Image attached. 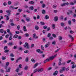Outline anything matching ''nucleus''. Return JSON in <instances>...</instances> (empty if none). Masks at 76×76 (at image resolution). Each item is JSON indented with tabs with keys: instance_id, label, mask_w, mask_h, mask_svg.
<instances>
[{
	"instance_id": "obj_1",
	"label": "nucleus",
	"mask_w": 76,
	"mask_h": 76,
	"mask_svg": "<svg viewBox=\"0 0 76 76\" xmlns=\"http://www.w3.org/2000/svg\"><path fill=\"white\" fill-rule=\"evenodd\" d=\"M65 69L66 71H68V70H69V68L67 67L66 68L65 67H62V69H60L59 70V72L61 73H63V71H65Z\"/></svg>"
},
{
	"instance_id": "obj_2",
	"label": "nucleus",
	"mask_w": 76,
	"mask_h": 76,
	"mask_svg": "<svg viewBox=\"0 0 76 76\" xmlns=\"http://www.w3.org/2000/svg\"><path fill=\"white\" fill-rule=\"evenodd\" d=\"M23 46L25 48H26L27 49H29V46L27 42H26L25 45H23Z\"/></svg>"
},
{
	"instance_id": "obj_3",
	"label": "nucleus",
	"mask_w": 76,
	"mask_h": 76,
	"mask_svg": "<svg viewBox=\"0 0 76 76\" xmlns=\"http://www.w3.org/2000/svg\"><path fill=\"white\" fill-rule=\"evenodd\" d=\"M57 54H56L54 56H52L51 57H49V58L48 59L49 61L51 60H53L54 59V57H56V56H57Z\"/></svg>"
},
{
	"instance_id": "obj_4",
	"label": "nucleus",
	"mask_w": 76,
	"mask_h": 76,
	"mask_svg": "<svg viewBox=\"0 0 76 76\" xmlns=\"http://www.w3.org/2000/svg\"><path fill=\"white\" fill-rule=\"evenodd\" d=\"M73 11L72 10H68V12H67V15H70V14L73 13Z\"/></svg>"
},
{
	"instance_id": "obj_5",
	"label": "nucleus",
	"mask_w": 76,
	"mask_h": 76,
	"mask_svg": "<svg viewBox=\"0 0 76 76\" xmlns=\"http://www.w3.org/2000/svg\"><path fill=\"white\" fill-rule=\"evenodd\" d=\"M36 52L38 53H40V54H42L43 53V51H41L40 49H37L36 50Z\"/></svg>"
},
{
	"instance_id": "obj_6",
	"label": "nucleus",
	"mask_w": 76,
	"mask_h": 76,
	"mask_svg": "<svg viewBox=\"0 0 76 76\" xmlns=\"http://www.w3.org/2000/svg\"><path fill=\"white\" fill-rule=\"evenodd\" d=\"M6 12L8 13L7 14L8 16H10V13L11 12V11L10 10H7L6 11Z\"/></svg>"
},
{
	"instance_id": "obj_7",
	"label": "nucleus",
	"mask_w": 76,
	"mask_h": 76,
	"mask_svg": "<svg viewBox=\"0 0 76 76\" xmlns=\"http://www.w3.org/2000/svg\"><path fill=\"white\" fill-rule=\"evenodd\" d=\"M44 70V68H40V69H39L38 71V72H42V71Z\"/></svg>"
},
{
	"instance_id": "obj_8",
	"label": "nucleus",
	"mask_w": 76,
	"mask_h": 76,
	"mask_svg": "<svg viewBox=\"0 0 76 76\" xmlns=\"http://www.w3.org/2000/svg\"><path fill=\"white\" fill-rule=\"evenodd\" d=\"M57 74H58V71H56L53 73V75L54 76H56Z\"/></svg>"
},
{
	"instance_id": "obj_9",
	"label": "nucleus",
	"mask_w": 76,
	"mask_h": 76,
	"mask_svg": "<svg viewBox=\"0 0 76 76\" xmlns=\"http://www.w3.org/2000/svg\"><path fill=\"white\" fill-rule=\"evenodd\" d=\"M8 44L10 46H12V45H14V44L12 42H10L9 43H8Z\"/></svg>"
},
{
	"instance_id": "obj_10",
	"label": "nucleus",
	"mask_w": 76,
	"mask_h": 76,
	"mask_svg": "<svg viewBox=\"0 0 76 76\" xmlns=\"http://www.w3.org/2000/svg\"><path fill=\"white\" fill-rule=\"evenodd\" d=\"M23 29L24 30V31L25 32H26V31H27V30H26V26H24L23 27Z\"/></svg>"
},
{
	"instance_id": "obj_11",
	"label": "nucleus",
	"mask_w": 76,
	"mask_h": 76,
	"mask_svg": "<svg viewBox=\"0 0 76 76\" xmlns=\"http://www.w3.org/2000/svg\"><path fill=\"white\" fill-rule=\"evenodd\" d=\"M45 19H49V16L48 15H46L45 16Z\"/></svg>"
},
{
	"instance_id": "obj_12",
	"label": "nucleus",
	"mask_w": 76,
	"mask_h": 76,
	"mask_svg": "<svg viewBox=\"0 0 76 76\" xmlns=\"http://www.w3.org/2000/svg\"><path fill=\"white\" fill-rule=\"evenodd\" d=\"M13 38H16L17 37H18V35L17 34H15L13 37Z\"/></svg>"
},
{
	"instance_id": "obj_13",
	"label": "nucleus",
	"mask_w": 76,
	"mask_h": 76,
	"mask_svg": "<svg viewBox=\"0 0 76 76\" xmlns=\"http://www.w3.org/2000/svg\"><path fill=\"white\" fill-rule=\"evenodd\" d=\"M34 28L36 30H38V29H39V27L37 26H35L34 27Z\"/></svg>"
},
{
	"instance_id": "obj_14",
	"label": "nucleus",
	"mask_w": 76,
	"mask_h": 76,
	"mask_svg": "<svg viewBox=\"0 0 76 76\" xmlns=\"http://www.w3.org/2000/svg\"><path fill=\"white\" fill-rule=\"evenodd\" d=\"M29 3L31 4H34V2L33 1H31L29 2Z\"/></svg>"
},
{
	"instance_id": "obj_15",
	"label": "nucleus",
	"mask_w": 76,
	"mask_h": 76,
	"mask_svg": "<svg viewBox=\"0 0 76 76\" xmlns=\"http://www.w3.org/2000/svg\"><path fill=\"white\" fill-rule=\"evenodd\" d=\"M10 68H9V69H7L6 70V72H9L10 71Z\"/></svg>"
},
{
	"instance_id": "obj_16",
	"label": "nucleus",
	"mask_w": 76,
	"mask_h": 76,
	"mask_svg": "<svg viewBox=\"0 0 76 76\" xmlns=\"http://www.w3.org/2000/svg\"><path fill=\"white\" fill-rule=\"evenodd\" d=\"M58 18L57 17H55L54 21L55 22H56V21H57L58 20Z\"/></svg>"
},
{
	"instance_id": "obj_17",
	"label": "nucleus",
	"mask_w": 76,
	"mask_h": 76,
	"mask_svg": "<svg viewBox=\"0 0 76 76\" xmlns=\"http://www.w3.org/2000/svg\"><path fill=\"white\" fill-rule=\"evenodd\" d=\"M29 9L30 10H34V7L31 6L29 7Z\"/></svg>"
},
{
	"instance_id": "obj_18",
	"label": "nucleus",
	"mask_w": 76,
	"mask_h": 76,
	"mask_svg": "<svg viewBox=\"0 0 76 76\" xmlns=\"http://www.w3.org/2000/svg\"><path fill=\"white\" fill-rule=\"evenodd\" d=\"M38 64H39L38 63H37L35 64L34 66L33 67V68H35V67H37V66L38 65Z\"/></svg>"
},
{
	"instance_id": "obj_19",
	"label": "nucleus",
	"mask_w": 76,
	"mask_h": 76,
	"mask_svg": "<svg viewBox=\"0 0 76 76\" xmlns=\"http://www.w3.org/2000/svg\"><path fill=\"white\" fill-rule=\"evenodd\" d=\"M26 21H27V22H29L30 21V18H26Z\"/></svg>"
},
{
	"instance_id": "obj_20",
	"label": "nucleus",
	"mask_w": 76,
	"mask_h": 76,
	"mask_svg": "<svg viewBox=\"0 0 76 76\" xmlns=\"http://www.w3.org/2000/svg\"><path fill=\"white\" fill-rule=\"evenodd\" d=\"M42 14H45V11L44 10H42Z\"/></svg>"
},
{
	"instance_id": "obj_21",
	"label": "nucleus",
	"mask_w": 76,
	"mask_h": 76,
	"mask_svg": "<svg viewBox=\"0 0 76 76\" xmlns=\"http://www.w3.org/2000/svg\"><path fill=\"white\" fill-rule=\"evenodd\" d=\"M10 25L11 26H15L16 25L14 24L13 23H11Z\"/></svg>"
},
{
	"instance_id": "obj_22",
	"label": "nucleus",
	"mask_w": 76,
	"mask_h": 76,
	"mask_svg": "<svg viewBox=\"0 0 76 76\" xmlns=\"http://www.w3.org/2000/svg\"><path fill=\"white\" fill-rule=\"evenodd\" d=\"M61 26H65L64 25V23H61Z\"/></svg>"
},
{
	"instance_id": "obj_23",
	"label": "nucleus",
	"mask_w": 76,
	"mask_h": 76,
	"mask_svg": "<svg viewBox=\"0 0 76 76\" xmlns=\"http://www.w3.org/2000/svg\"><path fill=\"white\" fill-rule=\"evenodd\" d=\"M51 34L50 33H48V34L47 35V36L48 38H50V37H51Z\"/></svg>"
},
{
	"instance_id": "obj_24",
	"label": "nucleus",
	"mask_w": 76,
	"mask_h": 76,
	"mask_svg": "<svg viewBox=\"0 0 76 76\" xmlns=\"http://www.w3.org/2000/svg\"><path fill=\"white\" fill-rule=\"evenodd\" d=\"M31 61H32V62H33V63H35V60H34V58L31 59Z\"/></svg>"
},
{
	"instance_id": "obj_25",
	"label": "nucleus",
	"mask_w": 76,
	"mask_h": 76,
	"mask_svg": "<svg viewBox=\"0 0 76 76\" xmlns=\"http://www.w3.org/2000/svg\"><path fill=\"white\" fill-rule=\"evenodd\" d=\"M61 6L62 7H63V6H66V5L65 4V3H63V4H61Z\"/></svg>"
},
{
	"instance_id": "obj_26",
	"label": "nucleus",
	"mask_w": 76,
	"mask_h": 76,
	"mask_svg": "<svg viewBox=\"0 0 76 76\" xmlns=\"http://www.w3.org/2000/svg\"><path fill=\"white\" fill-rule=\"evenodd\" d=\"M0 31L1 33H3V32H4V30L3 29H0Z\"/></svg>"
},
{
	"instance_id": "obj_27",
	"label": "nucleus",
	"mask_w": 76,
	"mask_h": 76,
	"mask_svg": "<svg viewBox=\"0 0 76 76\" xmlns=\"http://www.w3.org/2000/svg\"><path fill=\"white\" fill-rule=\"evenodd\" d=\"M49 61V60L48 59H47L44 61V63H47V61Z\"/></svg>"
},
{
	"instance_id": "obj_28",
	"label": "nucleus",
	"mask_w": 76,
	"mask_h": 76,
	"mask_svg": "<svg viewBox=\"0 0 76 76\" xmlns=\"http://www.w3.org/2000/svg\"><path fill=\"white\" fill-rule=\"evenodd\" d=\"M2 59L3 60H4L6 59V57H4V56H3L2 57Z\"/></svg>"
},
{
	"instance_id": "obj_29",
	"label": "nucleus",
	"mask_w": 76,
	"mask_h": 76,
	"mask_svg": "<svg viewBox=\"0 0 76 76\" xmlns=\"http://www.w3.org/2000/svg\"><path fill=\"white\" fill-rule=\"evenodd\" d=\"M40 23L41 25H45V23L43 22H41Z\"/></svg>"
},
{
	"instance_id": "obj_30",
	"label": "nucleus",
	"mask_w": 76,
	"mask_h": 76,
	"mask_svg": "<svg viewBox=\"0 0 76 76\" xmlns=\"http://www.w3.org/2000/svg\"><path fill=\"white\" fill-rule=\"evenodd\" d=\"M35 37H36V34L34 33L33 35V37L34 38H35Z\"/></svg>"
},
{
	"instance_id": "obj_31",
	"label": "nucleus",
	"mask_w": 76,
	"mask_h": 76,
	"mask_svg": "<svg viewBox=\"0 0 76 76\" xmlns=\"http://www.w3.org/2000/svg\"><path fill=\"white\" fill-rule=\"evenodd\" d=\"M49 45L48 44H46L45 46V48H47V47H48Z\"/></svg>"
},
{
	"instance_id": "obj_32",
	"label": "nucleus",
	"mask_w": 76,
	"mask_h": 76,
	"mask_svg": "<svg viewBox=\"0 0 76 76\" xmlns=\"http://www.w3.org/2000/svg\"><path fill=\"white\" fill-rule=\"evenodd\" d=\"M15 72H17V73H18L19 72V69L18 68L15 70Z\"/></svg>"
},
{
	"instance_id": "obj_33",
	"label": "nucleus",
	"mask_w": 76,
	"mask_h": 76,
	"mask_svg": "<svg viewBox=\"0 0 76 76\" xmlns=\"http://www.w3.org/2000/svg\"><path fill=\"white\" fill-rule=\"evenodd\" d=\"M23 73V72L22 71L20 73H18V75H19V76H20V75H22Z\"/></svg>"
},
{
	"instance_id": "obj_34",
	"label": "nucleus",
	"mask_w": 76,
	"mask_h": 76,
	"mask_svg": "<svg viewBox=\"0 0 76 76\" xmlns=\"http://www.w3.org/2000/svg\"><path fill=\"white\" fill-rule=\"evenodd\" d=\"M53 7L54 9H56V7H57V5L55 4L53 5Z\"/></svg>"
},
{
	"instance_id": "obj_35",
	"label": "nucleus",
	"mask_w": 76,
	"mask_h": 76,
	"mask_svg": "<svg viewBox=\"0 0 76 76\" xmlns=\"http://www.w3.org/2000/svg\"><path fill=\"white\" fill-rule=\"evenodd\" d=\"M70 33L71 34H73L74 32L72 30H71L70 31Z\"/></svg>"
},
{
	"instance_id": "obj_36",
	"label": "nucleus",
	"mask_w": 76,
	"mask_h": 76,
	"mask_svg": "<svg viewBox=\"0 0 76 76\" xmlns=\"http://www.w3.org/2000/svg\"><path fill=\"white\" fill-rule=\"evenodd\" d=\"M37 71H38V69H36L35 70H34V73H36Z\"/></svg>"
},
{
	"instance_id": "obj_37",
	"label": "nucleus",
	"mask_w": 76,
	"mask_h": 76,
	"mask_svg": "<svg viewBox=\"0 0 76 76\" xmlns=\"http://www.w3.org/2000/svg\"><path fill=\"white\" fill-rule=\"evenodd\" d=\"M41 48L42 50H44V46L43 45H42L41 46Z\"/></svg>"
},
{
	"instance_id": "obj_38",
	"label": "nucleus",
	"mask_w": 76,
	"mask_h": 76,
	"mask_svg": "<svg viewBox=\"0 0 76 76\" xmlns=\"http://www.w3.org/2000/svg\"><path fill=\"white\" fill-rule=\"evenodd\" d=\"M17 29L18 30H19V29H20V26H19V25H18L17 26Z\"/></svg>"
},
{
	"instance_id": "obj_39",
	"label": "nucleus",
	"mask_w": 76,
	"mask_h": 76,
	"mask_svg": "<svg viewBox=\"0 0 76 76\" xmlns=\"http://www.w3.org/2000/svg\"><path fill=\"white\" fill-rule=\"evenodd\" d=\"M71 61L72 60H69L66 62L67 63H70V62H71Z\"/></svg>"
},
{
	"instance_id": "obj_40",
	"label": "nucleus",
	"mask_w": 76,
	"mask_h": 76,
	"mask_svg": "<svg viewBox=\"0 0 76 76\" xmlns=\"http://www.w3.org/2000/svg\"><path fill=\"white\" fill-rule=\"evenodd\" d=\"M58 65V66H61V65H62V63H61V62H59Z\"/></svg>"
},
{
	"instance_id": "obj_41",
	"label": "nucleus",
	"mask_w": 76,
	"mask_h": 76,
	"mask_svg": "<svg viewBox=\"0 0 76 76\" xmlns=\"http://www.w3.org/2000/svg\"><path fill=\"white\" fill-rule=\"evenodd\" d=\"M9 65V62H7L6 63V65L7 66H8Z\"/></svg>"
},
{
	"instance_id": "obj_42",
	"label": "nucleus",
	"mask_w": 76,
	"mask_h": 76,
	"mask_svg": "<svg viewBox=\"0 0 76 76\" xmlns=\"http://www.w3.org/2000/svg\"><path fill=\"white\" fill-rule=\"evenodd\" d=\"M50 40H52L53 39V37H50L49 38Z\"/></svg>"
},
{
	"instance_id": "obj_43",
	"label": "nucleus",
	"mask_w": 76,
	"mask_h": 76,
	"mask_svg": "<svg viewBox=\"0 0 76 76\" xmlns=\"http://www.w3.org/2000/svg\"><path fill=\"white\" fill-rule=\"evenodd\" d=\"M69 37L70 38H72V39L73 40V37H72V36H71V35H69Z\"/></svg>"
},
{
	"instance_id": "obj_44",
	"label": "nucleus",
	"mask_w": 76,
	"mask_h": 76,
	"mask_svg": "<svg viewBox=\"0 0 76 76\" xmlns=\"http://www.w3.org/2000/svg\"><path fill=\"white\" fill-rule=\"evenodd\" d=\"M62 65H63V66L66 65V63L64 62H63L62 63Z\"/></svg>"
},
{
	"instance_id": "obj_45",
	"label": "nucleus",
	"mask_w": 76,
	"mask_h": 76,
	"mask_svg": "<svg viewBox=\"0 0 76 76\" xmlns=\"http://www.w3.org/2000/svg\"><path fill=\"white\" fill-rule=\"evenodd\" d=\"M42 6L43 8H44L45 7V4H43L42 5Z\"/></svg>"
},
{
	"instance_id": "obj_46",
	"label": "nucleus",
	"mask_w": 76,
	"mask_h": 76,
	"mask_svg": "<svg viewBox=\"0 0 76 76\" xmlns=\"http://www.w3.org/2000/svg\"><path fill=\"white\" fill-rule=\"evenodd\" d=\"M25 61L26 62H28V58L27 57L25 59Z\"/></svg>"
},
{
	"instance_id": "obj_47",
	"label": "nucleus",
	"mask_w": 76,
	"mask_h": 76,
	"mask_svg": "<svg viewBox=\"0 0 76 76\" xmlns=\"http://www.w3.org/2000/svg\"><path fill=\"white\" fill-rule=\"evenodd\" d=\"M52 36L54 38H56V35L55 34H52Z\"/></svg>"
},
{
	"instance_id": "obj_48",
	"label": "nucleus",
	"mask_w": 76,
	"mask_h": 76,
	"mask_svg": "<svg viewBox=\"0 0 76 76\" xmlns=\"http://www.w3.org/2000/svg\"><path fill=\"white\" fill-rule=\"evenodd\" d=\"M10 9H12V10H13V9H14V7H13V6H10Z\"/></svg>"
},
{
	"instance_id": "obj_49",
	"label": "nucleus",
	"mask_w": 76,
	"mask_h": 76,
	"mask_svg": "<svg viewBox=\"0 0 76 76\" xmlns=\"http://www.w3.org/2000/svg\"><path fill=\"white\" fill-rule=\"evenodd\" d=\"M25 35H26V37H29V34L28 33L25 34Z\"/></svg>"
},
{
	"instance_id": "obj_50",
	"label": "nucleus",
	"mask_w": 76,
	"mask_h": 76,
	"mask_svg": "<svg viewBox=\"0 0 76 76\" xmlns=\"http://www.w3.org/2000/svg\"><path fill=\"white\" fill-rule=\"evenodd\" d=\"M28 52H29V51L28 50H26L24 51V53H26H26H28Z\"/></svg>"
},
{
	"instance_id": "obj_51",
	"label": "nucleus",
	"mask_w": 76,
	"mask_h": 76,
	"mask_svg": "<svg viewBox=\"0 0 76 76\" xmlns=\"http://www.w3.org/2000/svg\"><path fill=\"white\" fill-rule=\"evenodd\" d=\"M70 5H74L75 4V3L73 2H71L70 3Z\"/></svg>"
},
{
	"instance_id": "obj_52",
	"label": "nucleus",
	"mask_w": 76,
	"mask_h": 76,
	"mask_svg": "<svg viewBox=\"0 0 76 76\" xmlns=\"http://www.w3.org/2000/svg\"><path fill=\"white\" fill-rule=\"evenodd\" d=\"M5 38H8V37H9V35L7 34L5 36Z\"/></svg>"
},
{
	"instance_id": "obj_53",
	"label": "nucleus",
	"mask_w": 76,
	"mask_h": 76,
	"mask_svg": "<svg viewBox=\"0 0 76 76\" xmlns=\"http://www.w3.org/2000/svg\"><path fill=\"white\" fill-rule=\"evenodd\" d=\"M6 20H9V16H6Z\"/></svg>"
},
{
	"instance_id": "obj_54",
	"label": "nucleus",
	"mask_w": 76,
	"mask_h": 76,
	"mask_svg": "<svg viewBox=\"0 0 76 76\" xmlns=\"http://www.w3.org/2000/svg\"><path fill=\"white\" fill-rule=\"evenodd\" d=\"M60 19H61V20H63V16H61L60 18Z\"/></svg>"
},
{
	"instance_id": "obj_55",
	"label": "nucleus",
	"mask_w": 76,
	"mask_h": 76,
	"mask_svg": "<svg viewBox=\"0 0 76 76\" xmlns=\"http://www.w3.org/2000/svg\"><path fill=\"white\" fill-rule=\"evenodd\" d=\"M7 46H6L4 47V50H7Z\"/></svg>"
},
{
	"instance_id": "obj_56",
	"label": "nucleus",
	"mask_w": 76,
	"mask_h": 76,
	"mask_svg": "<svg viewBox=\"0 0 76 76\" xmlns=\"http://www.w3.org/2000/svg\"><path fill=\"white\" fill-rule=\"evenodd\" d=\"M17 48V46H14L13 49H14V50H15Z\"/></svg>"
},
{
	"instance_id": "obj_57",
	"label": "nucleus",
	"mask_w": 76,
	"mask_h": 76,
	"mask_svg": "<svg viewBox=\"0 0 76 76\" xmlns=\"http://www.w3.org/2000/svg\"><path fill=\"white\" fill-rule=\"evenodd\" d=\"M10 56V57H14V55L13 53H11Z\"/></svg>"
},
{
	"instance_id": "obj_58",
	"label": "nucleus",
	"mask_w": 76,
	"mask_h": 76,
	"mask_svg": "<svg viewBox=\"0 0 76 76\" xmlns=\"http://www.w3.org/2000/svg\"><path fill=\"white\" fill-rule=\"evenodd\" d=\"M59 40H61V39H62V37L59 36Z\"/></svg>"
},
{
	"instance_id": "obj_59",
	"label": "nucleus",
	"mask_w": 76,
	"mask_h": 76,
	"mask_svg": "<svg viewBox=\"0 0 76 76\" xmlns=\"http://www.w3.org/2000/svg\"><path fill=\"white\" fill-rule=\"evenodd\" d=\"M68 24H69V25H71V21L69 20V21H68Z\"/></svg>"
},
{
	"instance_id": "obj_60",
	"label": "nucleus",
	"mask_w": 76,
	"mask_h": 76,
	"mask_svg": "<svg viewBox=\"0 0 76 76\" xmlns=\"http://www.w3.org/2000/svg\"><path fill=\"white\" fill-rule=\"evenodd\" d=\"M50 27H48L47 28V31H50Z\"/></svg>"
},
{
	"instance_id": "obj_61",
	"label": "nucleus",
	"mask_w": 76,
	"mask_h": 76,
	"mask_svg": "<svg viewBox=\"0 0 76 76\" xmlns=\"http://www.w3.org/2000/svg\"><path fill=\"white\" fill-rule=\"evenodd\" d=\"M34 47V44H32L31 45V48H32Z\"/></svg>"
},
{
	"instance_id": "obj_62",
	"label": "nucleus",
	"mask_w": 76,
	"mask_h": 76,
	"mask_svg": "<svg viewBox=\"0 0 76 76\" xmlns=\"http://www.w3.org/2000/svg\"><path fill=\"white\" fill-rule=\"evenodd\" d=\"M52 69V67H50L48 68V70H51Z\"/></svg>"
},
{
	"instance_id": "obj_63",
	"label": "nucleus",
	"mask_w": 76,
	"mask_h": 76,
	"mask_svg": "<svg viewBox=\"0 0 76 76\" xmlns=\"http://www.w3.org/2000/svg\"><path fill=\"white\" fill-rule=\"evenodd\" d=\"M15 33L16 34H19V31H15Z\"/></svg>"
},
{
	"instance_id": "obj_64",
	"label": "nucleus",
	"mask_w": 76,
	"mask_h": 76,
	"mask_svg": "<svg viewBox=\"0 0 76 76\" xmlns=\"http://www.w3.org/2000/svg\"><path fill=\"white\" fill-rule=\"evenodd\" d=\"M58 11L57 10H54V12L55 13H57V12Z\"/></svg>"
}]
</instances>
